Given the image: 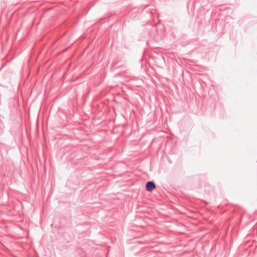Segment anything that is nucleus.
I'll use <instances>...</instances> for the list:
<instances>
[{
    "mask_svg": "<svg viewBox=\"0 0 257 257\" xmlns=\"http://www.w3.org/2000/svg\"><path fill=\"white\" fill-rule=\"evenodd\" d=\"M146 187L148 191L151 192L156 188V185L154 182L150 181L146 184Z\"/></svg>",
    "mask_w": 257,
    "mask_h": 257,
    "instance_id": "f257e3e1",
    "label": "nucleus"
}]
</instances>
